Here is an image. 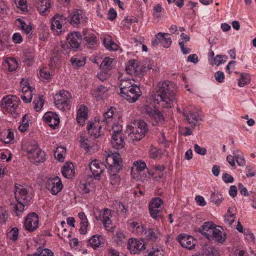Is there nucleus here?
<instances>
[{
    "label": "nucleus",
    "mask_w": 256,
    "mask_h": 256,
    "mask_svg": "<svg viewBox=\"0 0 256 256\" xmlns=\"http://www.w3.org/2000/svg\"><path fill=\"white\" fill-rule=\"evenodd\" d=\"M90 170L91 171L93 176L96 180H99L100 178V174L103 172V169L100 166V164L96 160L92 161L90 164Z\"/></svg>",
    "instance_id": "26"
},
{
    "label": "nucleus",
    "mask_w": 256,
    "mask_h": 256,
    "mask_svg": "<svg viewBox=\"0 0 256 256\" xmlns=\"http://www.w3.org/2000/svg\"><path fill=\"white\" fill-rule=\"evenodd\" d=\"M146 252L148 253V256H165L162 249L157 246H152L148 249Z\"/></svg>",
    "instance_id": "36"
},
{
    "label": "nucleus",
    "mask_w": 256,
    "mask_h": 256,
    "mask_svg": "<svg viewBox=\"0 0 256 256\" xmlns=\"http://www.w3.org/2000/svg\"><path fill=\"white\" fill-rule=\"evenodd\" d=\"M119 87L120 92L119 94L124 98L128 99V78H124V80H120Z\"/></svg>",
    "instance_id": "32"
},
{
    "label": "nucleus",
    "mask_w": 256,
    "mask_h": 256,
    "mask_svg": "<svg viewBox=\"0 0 256 256\" xmlns=\"http://www.w3.org/2000/svg\"><path fill=\"white\" fill-rule=\"evenodd\" d=\"M210 200L211 202L214 203L216 206H219L222 202L224 198L218 192H214L212 194Z\"/></svg>",
    "instance_id": "42"
},
{
    "label": "nucleus",
    "mask_w": 256,
    "mask_h": 256,
    "mask_svg": "<svg viewBox=\"0 0 256 256\" xmlns=\"http://www.w3.org/2000/svg\"><path fill=\"white\" fill-rule=\"evenodd\" d=\"M46 185V188L50 190L53 195L58 194L62 190L63 186L60 179L58 176L48 180Z\"/></svg>",
    "instance_id": "14"
},
{
    "label": "nucleus",
    "mask_w": 256,
    "mask_h": 256,
    "mask_svg": "<svg viewBox=\"0 0 256 256\" xmlns=\"http://www.w3.org/2000/svg\"><path fill=\"white\" fill-rule=\"evenodd\" d=\"M132 168L130 174L135 180H140L146 176L145 171L148 172V170L144 162L142 160L135 161Z\"/></svg>",
    "instance_id": "10"
},
{
    "label": "nucleus",
    "mask_w": 256,
    "mask_h": 256,
    "mask_svg": "<svg viewBox=\"0 0 256 256\" xmlns=\"http://www.w3.org/2000/svg\"><path fill=\"white\" fill-rule=\"evenodd\" d=\"M129 232L134 235H140L144 232V225L140 222H129Z\"/></svg>",
    "instance_id": "20"
},
{
    "label": "nucleus",
    "mask_w": 256,
    "mask_h": 256,
    "mask_svg": "<svg viewBox=\"0 0 256 256\" xmlns=\"http://www.w3.org/2000/svg\"><path fill=\"white\" fill-rule=\"evenodd\" d=\"M54 252L48 248L43 249L40 253L28 254V256H54Z\"/></svg>",
    "instance_id": "57"
},
{
    "label": "nucleus",
    "mask_w": 256,
    "mask_h": 256,
    "mask_svg": "<svg viewBox=\"0 0 256 256\" xmlns=\"http://www.w3.org/2000/svg\"><path fill=\"white\" fill-rule=\"evenodd\" d=\"M150 156L154 159L160 158H161V150L155 147H151L149 152Z\"/></svg>",
    "instance_id": "52"
},
{
    "label": "nucleus",
    "mask_w": 256,
    "mask_h": 256,
    "mask_svg": "<svg viewBox=\"0 0 256 256\" xmlns=\"http://www.w3.org/2000/svg\"><path fill=\"white\" fill-rule=\"evenodd\" d=\"M20 102V98L16 96H8L2 98V108L12 114L16 115V110Z\"/></svg>",
    "instance_id": "9"
},
{
    "label": "nucleus",
    "mask_w": 256,
    "mask_h": 256,
    "mask_svg": "<svg viewBox=\"0 0 256 256\" xmlns=\"http://www.w3.org/2000/svg\"><path fill=\"white\" fill-rule=\"evenodd\" d=\"M116 112V109L111 106L108 108L106 112L103 114V118L100 120V124L103 126H108L112 122L114 118V116Z\"/></svg>",
    "instance_id": "18"
},
{
    "label": "nucleus",
    "mask_w": 256,
    "mask_h": 256,
    "mask_svg": "<svg viewBox=\"0 0 256 256\" xmlns=\"http://www.w3.org/2000/svg\"><path fill=\"white\" fill-rule=\"evenodd\" d=\"M66 152V148L63 146H58L54 152V157L60 162H63Z\"/></svg>",
    "instance_id": "37"
},
{
    "label": "nucleus",
    "mask_w": 256,
    "mask_h": 256,
    "mask_svg": "<svg viewBox=\"0 0 256 256\" xmlns=\"http://www.w3.org/2000/svg\"><path fill=\"white\" fill-rule=\"evenodd\" d=\"M38 215L34 212L30 213L26 218L24 226L26 229L30 232L35 230L38 227Z\"/></svg>",
    "instance_id": "12"
},
{
    "label": "nucleus",
    "mask_w": 256,
    "mask_h": 256,
    "mask_svg": "<svg viewBox=\"0 0 256 256\" xmlns=\"http://www.w3.org/2000/svg\"><path fill=\"white\" fill-rule=\"evenodd\" d=\"M146 249L144 244L142 240L129 238V252L132 254H138L140 251Z\"/></svg>",
    "instance_id": "15"
},
{
    "label": "nucleus",
    "mask_w": 256,
    "mask_h": 256,
    "mask_svg": "<svg viewBox=\"0 0 256 256\" xmlns=\"http://www.w3.org/2000/svg\"><path fill=\"white\" fill-rule=\"evenodd\" d=\"M25 84L22 88V94L21 96V98L25 103H28L32 100V91L28 84L26 82H25Z\"/></svg>",
    "instance_id": "25"
},
{
    "label": "nucleus",
    "mask_w": 256,
    "mask_h": 256,
    "mask_svg": "<svg viewBox=\"0 0 256 256\" xmlns=\"http://www.w3.org/2000/svg\"><path fill=\"white\" fill-rule=\"evenodd\" d=\"M116 244L118 246H122L127 240L126 236L122 232L116 233Z\"/></svg>",
    "instance_id": "53"
},
{
    "label": "nucleus",
    "mask_w": 256,
    "mask_h": 256,
    "mask_svg": "<svg viewBox=\"0 0 256 256\" xmlns=\"http://www.w3.org/2000/svg\"><path fill=\"white\" fill-rule=\"evenodd\" d=\"M216 80L220 83L224 82L225 78L224 73L222 71H218L214 74Z\"/></svg>",
    "instance_id": "64"
},
{
    "label": "nucleus",
    "mask_w": 256,
    "mask_h": 256,
    "mask_svg": "<svg viewBox=\"0 0 256 256\" xmlns=\"http://www.w3.org/2000/svg\"><path fill=\"white\" fill-rule=\"evenodd\" d=\"M83 40L88 44L93 46L96 43V36L94 34H84Z\"/></svg>",
    "instance_id": "46"
},
{
    "label": "nucleus",
    "mask_w": 256,
    "mask_h": 256,
    "mask_svg": "<svg viewBox=\"0 0 256 256\" xmlns=\"http://www.w3.org/2000/svg\"><path fill=\"white\" fill-rule=\"evenodd\" d=\"M112 134L116 136H122V126L119 124L115 123L112 126Z\"/></svg>",
    "instance_id": "56"
},
{
    "label": "nucleus",
    "mask_w": 256,
    "mask_h": 256,
    "mask_svg": "<svg viewBox=\"0 0 256 256\" xmlns=\"http://www.w3.org/2000/svg\"><path fill=\"white\" fill-rule=\"evenodd\" d=\"M109 88L103 86H100L94 90L92 95L96 98V100H100L104 99V94L108 92Z\"/></svg>",
    "instance_id": "31"
},
{
    "label": "nucleus",
    "mask_w": 256,
    "mask_h": 256,
    "mask_svg": "<svg viewBox=\"0 0 256 256\" xmlns=\"http://www.w3.org/2000/svg\"><path fill=\"white\" fill-rule=\"evenodd\" d=\"M8 238L13 242L17 240L18 236V230L17 228H12L8 234Z\"/></svg>",
    "instance_id": "54"
},
{
    "label": "nucleus",
    "mask_w": 256,
    "mask_h": 256,
    "mask_svg": "<svg viewBox=\"0 0 256 256\" xmlns=\"http://www.w3.org/2000/svg\"><path fill=\"white\" fill-rule=\"evenodd\" d=\"M72 24L78 25L85 21V18L82 12L78 10L73 12L72 16L70 20H68Z\"/></svg>",
    "instance_id": "24"
},
{
    "label": "nucleus",
    "mask_w": 256,
    "mask_h": 256,
    "mask_svg": "<svg viewBox=\"0 0 256 256\" xmlns=\"http://www.w3.org/2000/svg\"><path fill=\"white\" fill-rule=\"evenodd\" d=\"M176 84L169 80L160 82L156 86V92L152 96L154 104L150 106L146 104L144 108L152 125L161 122L164 120L163 115L154 105L158 104L164 108H172L176 100Z\"/></svg>",
    "instance_id": "1"
},
{
    "label": "nucleus",
    "mask_w": 256,
    "mask_h": 256,
    "mask_svg": "<svg viewBox=\"0 0 256 256\" xmlns=\"http://www.w3.org/2000/svg\"><path fill=\"white\" fill-rule=\"evenodd\" d=\"M236 160L239 166L245 165L246 161L242 153L240 150H235L233 153Z\"/></svg>",
    "instance_id": "43"
},
{
    "label": "nucleus",
    "mask_w": 256,
    "mask_h": 256,
    "mask_svg": "<svg viewBox=\"0 0 256 256\" xmlns=\"http://www.w3.org/2000/svg\"><path fill=\"white\" fill-rule=\"evenodd\" d=\"M148 70L146 66H141L138 60H129V74L138 75Z\"/></svg>",
    "instance_id": "16"
},
{
    "label": "nucleus",
    "mask_w": 256,
    "mask_h": 256,
    "mask_svg": "<svg viewBox=\"0 0 256 256\" xmlns=\"http://www.w3.org/2000/svg\"><path fill=\"white\" fill-rule=\"evenodd\" d=\"M72 96L68 91L60 90L54 97L55 106L62 111H67L71 108Z\"/></svg>",
    "instance_id": "5"
},
{
    "label": "nucleus",
    "mask_w": 256,
    "mask_h": 256,
    "mask_svg": "<svg viewBox=\"0 0 256 256\" xmlns=\"http://www.w3.org/2000/svg\"><path fill=\"white\" fill-rule=\"evenodd\" d=\"M100 235H94L90 239L88 240L90 244L94 248H96L100 246Z\"/></svg>",
    "instance_id": "47"
},
{
    "label": "nucleus",
    "mask_w": 256,
    "mask_h": 256,
    "mask_svg": "<svg viewBox=\"0 0 256 256\" xmlns=\"http://www.w3.org/2000/svg\"><path fill=\"white\" fill-rule=\"evenodd\" d=\"M141 95L142 92L139 86L132 84L129 89V103L135 102Z\"/></svg>",
    "instance_id": "22"
},
{
    "label": "nucleus",
    "mask_w": 256,
    "mask_h": 256,
    "mask_svg": "<svg viewBox=\"0 0 256 256\" xmlns=\"http://www.w3.org/2000/svg\"><path fill=\"white\" fill-rule=\"evenodd\" d=\"M50 8V0H42L38 2L37 8L38 12L43 15H46L47 11Z\"/></svg>",
    "instance_id": "33"
},
{
    "label": "nucleus",
    "mask_w": 256,
    "mask_h": 256,
    "mask_svg": "<svg viewBox=\"0 0 256 256\" xmlns=\"http://www.w3.org/2000/svg\"><path fill=\"white\" fill-rule=\"evenodd\" d=\"M114 59L110 57H106L103 60L100 66L103 69H106L108 70H112L114 67L112 66Z\"/></svg>",
    "instance_id": "44"
},
{
    "label": "nucleus",
    "mask_w": 256,
    "mask_h": 256,
    "mask_svg": "<svg viewBox=\"0 0 256 256\" xmlns=\"http://www.w3.org/2000/svg\"><path fill=\"white\" fill-rule=\"evenodd\" d=\"M176 240L182 246L188 250L193 249L196 242V240L192 236L186 234H180Z\"/></svg>",
    "instance_id": "13"
},
{
    "label": "nucleus",
    "mask_w": 256,
    "mask_h": 256,
    "mask_svg": "<svg viewBox=\"0 0 256 256\" xmlns=\"http://www.w3.org/2000/svg\"><path fill=\"white\" fill-rule=\"evenodd\" d=\"M18 20L20 22L19 27L26 34H30L32 33V28L30 25L27 24L24 21L20 18H18Z\"/></svg>",
    "instance_id": "45"
},
{
    "label": "nucleus",
    "mask_w": 256,
    "mask_h": 256,
    "mask_svg": "<svg viewBox=\"0 0 256 256\" xmlns=\"http://www.w3.org/2000/svg\"><path fill=\"white\" fill-rule=\"evenodd\" d=\"M160 236V232L156 228H150L145 230V238L150 242H156Z\"/></svg>",
    "instance_id": "21"
},
{
    "label": "nucleus",
    "mask_w": 256,
    "mask_h": 256,
    "mask_svg": "<svg viewBox=\"0 0 256 256\" xmlns=\"http://www.w3.org/2000/svg\"><path fill=\"white\" fill-rule=\"evenodd\" d=\"M88 138L84 136L80 137V146L84 149L86 151L88 152L89 150L90 144L88 143Z\"/></svg>",
    "instance_id": "59"
},
{
    "label": "nucleus",
    "mask_w": 256,
    "mask_h": 256,
    "mask_svg": "<svg viewBox=\"0 0 256 256\" xmlns=\"http://www.w3.org/2000/svg\"><path fill=\"white\" fill-rule=\"evenodd\" d=\"M14 2L19 9L22 12H26L28 10L26 0H15Z\"/></svg>",
    "instance_id": "55"
},
{
    "label": "nucleus",
    "mask_w": 256,
    "mask_h": 256,
    "mask_svg": "<svg viewBox=\"0 0 256 256\" xmlns=\"http://www.w3.org/2000/svg\"><path fill=\"white\" fill-rule=\"evenodd\" d=\"M43 118L45 122L54 129L56 128L60 124L59 117L54 112H46Z\"/></svg>",
    "instance_id": "17"
},
{
    "label": "nucleus",
    "mask_w": 256,
    "mask_h": 256,
    "mask_svg": "<svg viewBox=\"0 0 256 256\" xmlns=\"http://www.w3.org/2000/svg\"><path fill=\"white\" fill-rule=\"evenodd\" d=\"M70 62L73 66L78 68L84 65L86 58L74 56L70 58Z\"/></svg>",
    "instance_id": "40"
},
{
    "label": "nucleus",
    "mask_w": 256,
    "mask_h": 256,
    "mask_svg": "<svg viewBox=\"0 0 256 256\" xmlns=\"http://www.w3.org/2000/svg\"><path fill=\"white\" fill-rule=\"evenodd\" d=\"M184 116L188 124L192 126H196L200 120V114L198 112L189 111L188 112L184 113Z\"/></svg>",
    "instance_id": "27"
},
{
    "label": "nucleus",
    "mask_w": 256,
    "mask_h": 256,
    "mask_svg": "<svg viewBox=\"0 0 256 256\" xmlns=\"http://www.w3.org/2000/svg\"><path fill=\"white\" fill-rule=\"evenodd\" d=\"M108 212V209L104 208V216L102 217V222L106 229L109 231H113L114 228L112 226V220L108 216H106Z\"/></svg>",
    "instance_id": "35"
},
{
    "label": "nucleus",
    "mask_w": 256,
    "mask_h": 256,
    "mask_svg": "<svg viewBox=\"0 0 256 256\" xmlns=\"http://www.w3.org/2000/svg\"><path fill=\"white\" fill-rule=\"evenodd\" d=\"M62 24H63L61 22L60 20L55 19L54 16L52 20L51 28L53 30H56V32H58V30H60V32H61Z\"/></svg>",
    "instance_id": "48"
},
{
    "label": "nucleus",
    "mask_w": 256,
    "mask_h": 256,
    "mask_svg": "<svg viewBox=\"0 0 256 256\" xmlns=\"http://www.w3.org/2000/svg\"><path fill=\"white\" fill-rule=\"evenodd\" d=\"M77 116L88 118V108L86 106L81 105L77 112Z\"/></svg>",
    "instance_id": "58"
},
{
    "label": "nucleus",
    "mask_w": 256,
    "mask_h": 256,
    "mask_svg": "<svg viewBox=\"0 0 256 256\" xmlns=\"http://www.w3.org/2000/svg\"><path fill=\"white\" fill-rule=\"evenodd\" d=\"M93 127V124H90L87 126L86 129L88 131V132L91 135L94 134L96 138H98L100 136H102V133L100 130L102 128V126L100 125L98 128V131L97 132H94L93 131L90 132V130H92Z\"/></svg>",
    "instance_id": "61"
},
{
    "label": "nucleus",
    "mask_w": 256,
    "mask_h": 256,
    "mask_svg": "<svg viewBox=\"0 0 256 256\" xmlns=\"http://www.w3.org/2000/svg\"><path fill=\"white\" fill-rule=\"evenodd\" d=\"M164 202L158 197L152 198L149 202L148 210L150 216L155 220H159L163 216Z\"/></svg>",
    "instance_id": "8"
},
{
    "label": "nucleus",
    "mask_w": 256,
    "mask_h": 256,
    "mask_svg": "<svg viewBox=\"0 0 256 256\" xmlns=\"http://www.w3.org/2000/svg\"><path fill=\"white\" fill-rule=\"evenodd\" d=\"M28 158L31 162L36 164L43 162L46 160L45 152L37 144H33L28 146L26 148Z\"/></svg>",
    "instance_id": "7"
},
{
    "label": "nucleus",
    "mask_w": 256,
    "mask_h": 256,
    "mask_svg": "<svg viewBox=\"0 0 256 256\" xmlns=\"http://www.w3.org/2000/svg\"><path fill=\"white\" fill-rule=\"evenodd\" d=\"M202 256H216L214 249L208 245H205L202 247Z\"/></svg>",
    "instance_id": "50"
},
{
    "label": "nucleus",
    "mask_w": 256,
    "mask_h": 256,
    "mask_svg": "<svg viewBox=\"0 0 256 256\" xmlns=\"http://www.w3.org/2000/svg\"><path fill=\"white\" fill-rule=\"evenodd\" d=\"M4 63L7 64L8 71L10 72L16 70L18 66V62L14 58H6L4 60Z\"/></svg>",
    "instance_id": "41"
},
{
    "label": "nucleus",
    "mask_w": 256,
    "mask_h": 256,
    "mask_svg": "<svg viewBox=\"0 0 256 256\" xmlns=\"http://www.w3.org/2000/svg\"><path fill=\"white\" fill-rule=\"evenodd\" d=\"M250 82V75L247 73H242L238 79V86L240 87H243L245 85L249 84Z\"/></svg>",
    "instance_id": "39"
},
{
    "label": "nucleus",
    "mask_w": 256,
    "mask_h": 256,
    "mask_svg": "<svg viewBox=\"0 0 256 256\" xmlns=\"http://www.w3.org/2000/svg\"><path fill=\"white\" fill-rule=\"evenodd\" d=\"M116 211L120 214L126 215L128 210V206L121 202H116Z\"/></svg>",
    "instance_id": "51"
},
{
    "label": "nucleus",
    "mask_w": 256,
    "mask_h": 256,
    "mask_svg": "<svg viewBox=\"0 0 256 256\" xmlns=\"http://www.w3.org/2000/svg\"><path fill=\"white\" fill-rule=\"evenodd\" d=\"M66 40L68 43L61 42L60 44V52L64 54H68L70 49L77 50L80 48L82 36L80 32H73L68 34Z\"/></svg>",
    "instance_id": "4"
},
{
    "label": "nucleus",
    "mask_w": 256,
    "mask_h": 256,
    "mask_svg": "<svg viewBox=\"0 0 256 256\" xmlns=\"http://www.w3.org/2000/svg\"><path fill=\"white\" fill-rule=\"evenodd\" d=\"M40 75L41 78L46 80L50 79L52 76L50 72L46 68H43L40 70Z\"/></svg>",
    "instance_id": "60"
},
{
    "label": "nucleus",
    "mask_w": 256,
    "mask_h": 256,
    "mask_svg": "<svg viewBox=\"0 0 256 256\" xmlns=\"http://www.w3.org/2000/svg\"><path fill=\"white\" fill-rule=\"evenodd\" d=\"M80 232L81 234H84L87 232V228L88 226V220L82 222L80 223Z\"/></svg>",
    "instance_id": "62"
},
{
    "label": "nucleus",
    "mask_w": 256,
    "mask_h": 256,
    "mask_svg": "<svg viewBox=\"0 0 256 256\" xmlns=\"http://www.w3.org/2000/svg\"><path fill=\"white\" fill-rule=\"evenodd\" d=\"M62 176L68 178H72L75 174L74 166L72 162H66L62 168Z\"/></svg>",
    "instance_id": "23"
},
{
    "label": "nucleus",
    "mask_w": 256,
    "mask_h": 256,
    "mask_svg": "<svg viewBox=\"0 0 256 256\" xmlns=\"http://www.w3.org/2000/svg\"><path fill=\"white\" fill-rule=\"evenodd\" d=\"M148 128L146 123L144 120H136L134 123V126L129 125V136L133 140H140L148 132Z\"/></svg>",
    "instance_id": "6"
},
{
    "label": "nucleus",
    "mask_w": 256,
    "mask_h": 256,
    "mask_svg": "<svg viewBox=\"0 0 256 256\" xmlns=\"http://www.w3.org/2000/svg\"><path fill=\"white\" fill-rule=\"evenodd\" d=\"M110 143L112 148L117 150L122 149L126 145V142L122 136L112 134Z\"/></svg>",
    "instance_id": "19"
},
{
    "label": "nucleus",
    "mask_w": 256,
    "mask_h": 256,
    "mask_svg": "<svg viewBox=\"0 0 256 256\" xmlns=\"http://www.w3.org/2000/svg\"><path fill=\"white\" fill-rule=\"evenodd\" d=\"M157 38L160 40V44L165 48H169L172 44V40L169 34L159 32L156 34Z\"/></svg>",
    "instance_id": "30"
},
{
    "label": "nucleus",
    "mask_w": 256,
    "mask_h": 256,
    "mask_svg": "<svg viewBox=\"0 0 256 256\" xmlns=\"http://www.w3.org/2000/svg\"><path fill=\"white\" fill-rule=\"evenodd\" d=\"M14 190V196L18 204H11V206L16 215L19 216L23 212L24 206L28 205L32 196L22 186L16 184Z\"/></svg>",
    "instance_id": "3"
},
{
    "label": "nucleus",
    "mask_w": 256,
    "mask_h": 256,
    "mask_svg": "<svg viewBox=\"0 0 256 256\" xmlns=\"http://www.w3.org/2000/svg\"><path fill=\"white\" fill-rule=\"evenodd\" d=\"M103 44L104 47L110 51L116 50L118 48V46L113 42L112 37L110 35L104 36Z\"/></svg>",
    "instance_id": "29"
},
{
    "label": "nucleus",
    "mask_w": 256,
    "mask_h": 256,
    "mask_svg": "<svg viewBox=\"0 0 256 256\" xmlns=\"http://www.w3.org/2000/svg\"><path fill=\"white\" fill-rule=\"evenodd\" d=\"M212 222H206L198 228V232L210 240L222 244L226 239V234L217 228Z\"/></svg>",
    "instance_id": "2"
},
{
    "label": "nucleus",
    "mask_w": 256,
    "mask_h": 256,
    "mask_svg": "<svg viewBox=\"0 0 256 256\" xmlns=\"http://www.w3.org/2000/svg\"><path fill=\"white\" fill-rule=\"evenodd\" d=\"M92 186L90 184L86 182H80L78 186V190L82 195L89 194Z\"/></svg>",
    "instance_id": "38"
},
{
    "label": "nucleus",
    "mask_w": 256,
    "mask_h": 256,
    "mask_svg": "<svg viewBox=\"0 0 256 256\" xmlns=\"http://www.w3.org/2000/svg\"><path fill=\"white\" fill-rule=\"evenodd\" d=\"M61 52L59 50L54 49V52L52 54V56L50 60V66L52 68H54L58 65L60 60L62 58Z\"/></svg>",
    "instance_id": "34"
},
{
    "label": "nucleus",
    "mask_w": 256,
    "mask_h": 256,
    "mask_svg": "<svg viewBox=\"0 0 256 256\" xmlns=\"http://www.w3.org/2000/svg\"><path fill=\"white\" fill-rule=\"evenodd\" d=\"M34 105V109L36 112L40 111L42 108L44 104V96L42 95L40 96L37 100H34L33 102Z\"/></svg>",
    "instance_id": "49"
},
{
    "label": "nucleus",
    "mask_w": 256,
    "mask_h": 256,
    "mask_svg": "<svg viewBox=\"0 0 256 256\" xmlns=\"http://www.w3.org/2000/svg\"><path fill=\"white\" fill-rule=\"evenodd\" d=\"M106 162L109 166L110 170L114 172H118L120 169V164L122 158L119 153H112L110 152L108 153Z\"/></svg>",
    "instance_id": "11"
},
{
    "label": "nucleus",
    "mask_w": 256,
    "mask_h": 256,
    "mask_svg": "<svg viewBox=\"0 0 256 256\" xmlns=\"http://www.w3.org/2000/svg\"><path fill=\"white\" fill-rule=\"evenodd\" d=\"M34 59L33 54L29 50H26L24 52V62H32Z\"/></svg>",
    "instance_id": "63"
},
{
    "label": "nucleus",
    "mask_w": 256,
    "mask_h": 256,
    "mask_svg": "<svg viewBox=\"0 0 256 256\" xmlns=\"http://www.w3.org/2000/svg\"><path fill=\"white\" fill-rule=\"evenodd\" d=\"M166 168L164 165H157L154 166V172H148V174L152 176L155 181H160L162 178L164 173L163 172Z\"/></svg>",
    "instance_id": "28"
}]
</instances>
